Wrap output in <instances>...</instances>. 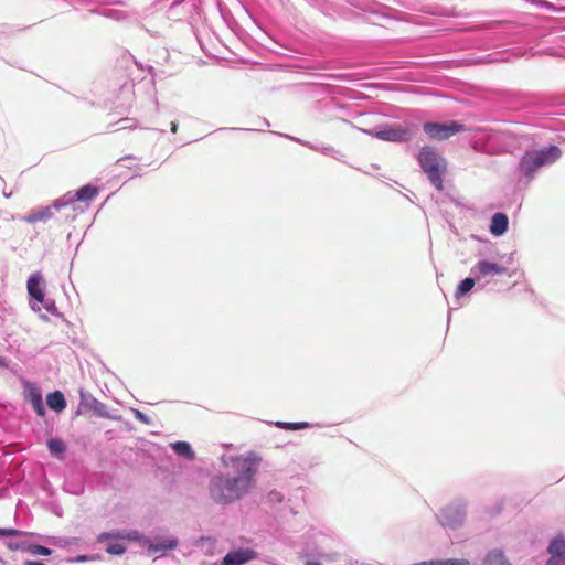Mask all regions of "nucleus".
Segmentation results:
<instances>
[{"label": "nucleus", "mask_w": 565, "mask_h": 565, "mask_svg": "<svg viewBox=\"0 0 565 565\" xmlns=\"http://www.w3.org/2000/svg\"><path fill=\"white\" fill-rule=\"evenodd\" d=\"M418 162L430 183L438 190L444 189L443 177L447 171V161L430 146L423 147L418 152Z\"/></svg>", "instance_id": "obj_1"}, {"label": "nucleus", "mask_w": 565, "mask_h": 565, "mask_svg": "<svg viewBox=\"0 0 565 565\" xmlns=\"http://www.w3.org/2000/svg\"><path fill=\"white\" fill-rule=\"evenodd\" d=\"M561 154L562 151L557 146L526 151L520 161V170L524 175L532 178L540 168L554 163Z\"/></svg>", "instance_id": "obj_2"}, {"label": "nucleus", "mask_w": 565, "mask_h": 565, "mask_svg": "<svg viewBox=\"0 0 565 565\" xmlns=\"http://www.w3.org/2000/svg\"><path fill=\"white\" fill-rule=\"evenodd\" d=\"M237 475L226 476L230 486L237 493V499L242 498L254 484V476L257 471V462L249 458H238L235 460Z\"/></svg>", "instance_id": "obj_3"}, {"label": "nucleus", "mask_w": 565, "mask_h": 565, "mask_svg": "<svg viewBox=\"0 0 565 565\" xmlns=\"http://www.w3.org/2000/svg\"><path fill=\"white\" fill-rule=\"evenodd\" d=\"M237 475L226 476L230 486L237 493V499L242 498L254 484V476L257 471V462L249 458H238L235 460Z\"/></svg>", "instance_id": "obj_4"}, {"label": "nucleus", "mask_w": 565, "mask_h": 565, "mask_svg": "<svg viewBox=\"0 0 565 565\" xmlns=\"http://www.w3.org/2000/svg\"><path fill=\"white\" fill-rule=\"evenodd\" d=\"M423 129L429 136V138L436 140H446L456 134L466 131L465 125L455 120L443 124L425 122Z\"/></svg>", "instance_id": "obj_5"}, {"label": "nucleus", "mask_w": 565, "mask_h": 565, "mask_svg": "<svg viewBox=\"0 0 565 565\" xmlns=\"http://www.w3.org/2000/svg\"><path fill=\"white\" fill-rule=\"evenodd\" d=\"M366 132L380 140L390 142H407L413 136V129L404 125H386L379 130Z\"/></svg>", "instance_id": "obj_6"}, {"label": "nucleus", "mask_w": 565, "mask_h": 565, "mask_svg": "<svg viewBox=\"0 0 565 565\" xmlns=\"http://www.w3.org/2000/svg\"><path fill=\"white\" fill-rule=\"evenodd\" d=\"M210 493L212 499L217 503H230L237 500V493L233 491L226 476L215 477L211 481Z\"/></svg>", "instance_id": "obj_7"}, {"label": "nucleus", "mask_w": 565, "mask_h": 565, "mask_svg": "<svg viewBox=\"0 0 565 565\" xmlns=\"http://www.w3.org/2000/svg\"><path fill=\"white\" fill-rule=\"evenodd\" d=\"M472 273L475 274L477 279L493 277L497 275H503L507 273V268L497 263H492L489 260H480L472 268Z\"/></svg>", "instance_id": "obj_8"}, {"label": "nucleus", "mask_w": 565, "mask_h": 565, "mask_svg": "<svg viewBox=\"0 0 565 565\" xmlns=\"http://www.w3.org/2000/svg\"><path fill=\"white\" fill-rule=\"evenodd\" d=\"M257 557V553L250 548H241L227 553L223 558V565H243Z\"/></svg>", "instance_id": "obj_9"}, {"label": "nucleus", "mask_w": 565, "mask_h": 565, "mask_svg": "<svg viewBox=\"0 0 565 565\" xmlns=\"http://www.w3.org/2000/svg\"><path fill=\"white\" fill-rule=\"evenodd\" d=\"M551 558L546 565H565V541L563 537H555L548 545Z\"/></svg>", "instance_id": "obj_10"}, {"label": "nucleus", "mask_w": 565, "mask_h": 565, "mask_svg": "<svg viewBox=\"0 0 565 565\" xmlns=\"http://www.w3.org/2000/svg\"><path fill=\"white\" fill-rule=\"evenodd\" d=\"M43 278L39 273L32 274L26 284L28 292L38 303H43L44 291H43Z\"/></svg>", "instance_id": "obj_11"}, {"label": "nucleus", "mask_w": 565, "mask_h": 565, "mask_svg": "<svg viewBox=\"0 0 565 565\" xmlns=\"http://www.w3.org/2000/svg\"><path fill=\"white\" fill-rule=\"evenodd\" d=\"M53 216V212L50 206L40 207L36 211L25 215L22 220L28 224H35L39 222H46Z\"/></svg>", "instance_id": "obj_12"}, {"label": "nucleus", "mask_w": 565, "mask_h": 565, "mask_svg": "<svg viewBox=\"0 0 565 565\" xmlns=\"http://www.w3.org/2000/svg\"><path fill=\"white\" fill-rule=\"evenodd\" d=\"M28 401L30 402V404L32 405L34 412L39 416H44L45 415V407L43 405L42 394H41V391L38 387L31 386L29 388Z\"/></svg>", "instance_id": "obj_13"}, {"label": "nucleus", "mask_w": 565, "mask_h": 565, "mask_svg": "<svg viewBox=\"0 0 565 565\" xmlns=\"http://www.w3.org/2000/svg\"><path fill=\"white\" fill-rule=\"evenodd\" d=\"M508 228V216L503 213H495L492 216L490 231L493 235L500 236Z\"/></svg>", "instance_id": "obj_14"}, {"label": "nucleus", "mask_w": 565, "mask_h": 565, "mask_svg": "<svg viewBox=\"0 0 565 565\" xmlns=\"http://www.w3.org/2000/svg\"><path fill=\"white\" fill-rule=\"evenodd\" d=\"M47 406L55 411L62 412L66 407L64 395L61 391H55L46 396Z\"/></svg>", "instance_id": "obj_15"}, {"label": "nucleus", "mask_w": 565, "mask_h": 565, "mask_svg": "<svg viewBox=\"0 0 565 565\" xmlns=\"http://www.w3.org/2000/svg\"><path fill=\"white\" fill-rule=\"evenodd\" d=\"M483 565H511L504 554L499 550H493L488 553L484 558Z\"/></svg>", "instance_id": "obj_16"}, {"label": "nucleus", "mask_w": 565, "mask_h": 565, "mask_svg": "<svg viewBox=\"0 0 565 565\" xmlns=\"http://www.w3.org/2000/svg\"><path fill=\"white\" fill-rule=\"evenodd\" d=\"M98 193L96 186L93 185H84L78 189L75 193V198L77 201L87 202L93 200Z\"/></svg>", "instance_id": "obj_17"}, {"label": "nucleus", "mask_w": 565, "mask_h": 565, "mask_svg": "<svg viewBox=\"0 0 565 565\" xmlns=\"http://www.w3.org/2000/svg\"><path fill=\"white\" fill-rule=\"evenodd\" d=\"M172 449L178 454L179 456H182L184 458L193 459L194 458V451L192 450L191 446L186 441H177L171 445Z\"/></svg>", "instance_id": "obj_18"}, {"label": "nucleus", "mask_w": 565, "mask_h": 565, "mask_svg": "<svg viewBox=\"0 0 565 565\" xmlns=\"http://www.w3.org/2000/svg\"><path fill=\"white\" fill-rule=\"evenodd\" d=\"M47 448L52 455L57 456V457L63 455L66 450V446H65L64 441L58 438H51L47 441Z\"/></svg>", "instance_id": "obj_19"}, {"label": "nucleus", "mask_w": 565, "mask_h": 565, "mask_svg": "<svg viewBox=\"0 0 565 565\" xmlns=\"http://www.w3.org/2000/svg\"><path fill=\"white\" fill-rule=\"evenodd\" d=\"M276 426L279 428H284L287 430H298L309 427V423L307 422H298V423H287V422H278Z\"/></svg>", "instance_id": "obj_20"}, {"label": "nucleus", "mask_w": 565, "mask_h": 565, "mask_svg": "<svg viewBox=\"0 0 565 565\" xmlns=\"http://www.w3.org/2000/svg\"><path fill=\"white\" fill-rule=\"evenodd\" d=\"M28 552H30L33 555H42V556H50L52 554V550H50L46 546L39 545V544H30L28 546Z\"/></svg>", "instance_id": "obj_21"}, {"label": "nucleus", "mask_w": 565, "mask_h": 565, "mask_svg": "<svg viewBox=\"0 0 565 565\" xmlns=\"http://www.w3.org/2000/svg\"><path fill=\"white\" fill-rule=\"evenodd\" d=\"M473 286H475L473 278H470V277L465 278L458 287L457 295L461 296V295L469 292L473 288Z\"/></svg>", "instance_id": "obj_22"}, {"label": "nucleus", "mask_w": 565, "mask_h": 565, "mask_svg": "<svg viewBox=\"0 0 565 565\" xmlns=\"http://www.w3.org/2000/svg\"><path fill=\"white\" fill-rule=\"evenodd\" d=\"M118 129H136L138 121L134 118H122L117 121Z\"/></svg>", "instance_id": "obj_23"}, {"label": "nucleus", "mask_w": 565, "mask_h": 565, "mask_svg": "<svg viewBox=\"0 0 565 565\" xmlns=\"http://www.w3.org/2000/svg\"><path fill=\"white\" fill-rule=\"evenodd\" d=\"M107 552L113 555H121L125 552V547L119 543H115L107 547Z\"/></svg>", "instance_id": "obj_24"}, {"label": "nucleus", "mask_w": 565, "mask_h": 565, "mask_svg": "<svg viewBox=\"0 0 565 565\" xmlns=\"http://www.w3.org/2000/svg\"><path fill=\"white\" fill-rule=\"evenodd\" d=\"M21 531L15 529H0V536H20Z\"/></svg>", "instance_id": "obj_25"}, {"label": "nucleus", "mask_w": 565, "mask_h": 565, "mask_svg": "<svg viewBox=\"0 0 565 565\" xmlns=\"http://www.w3.org/2000/svg\"><path fill=\"white\" fill-rule=\"evenodd\" d=\"M436 565H463V562L458 559H447L437 562Z\"/></svg>", "instance_id": "obj_26"}, {"label": "nucleus", "mask_w": 565, "mask_h": 565, "mask_svg": "<svg viewBox=\"0 0 565 565\" xmlns=\"http://www.w3.org/2000/svg\"><path fill=\"white\" fill-rule=\"evenodd\" d=\"M24 565H44L41 561H25Z\"/></svg>", "instance_id": "obj_27"}, {"label": "nucleus", "mask_w": 565, "mask_h": 565, "mask_svg": "<svg viewBox=\"0 0 565 565\" xmlns=\"http://www.w3.org/2000/svg\"><path fill=\"white\" fill-rule=\"evenodd\" d=\"M171 131H172L173 134H175V132L178 131V124H177V122H174V121H172V122H171Z\"/></svg>", "instance_id": "obj_28"}, {"label": "nucleus", "mask_w": 565, "mask_h": 565, "mask_svg": "<svg viewBox=\"0 0 565 565\" xmlns=\"http://www.w3.org/2000/svg\"><path fill=\"white\" fill-rule=\"evenodd\" d=\"M305 565H321L319 562L308 561Z\"/></svg>", "instance_id": "obj_29"}, {"label": "nucleus", "mask_w": 565, "mask_h": 565, "mask_svg": "<svg viewBox=\"0 0 565 565\" xmlns=\"http://www.w3.org/2000/svg\"><path fill=\"white\" fill-rule=\"evenodd\" d=\"M4 366H7L4 363V360L2 358H0V367H4Z\"/></svg>", "instance_id": "obj_30"}]
</instances>
